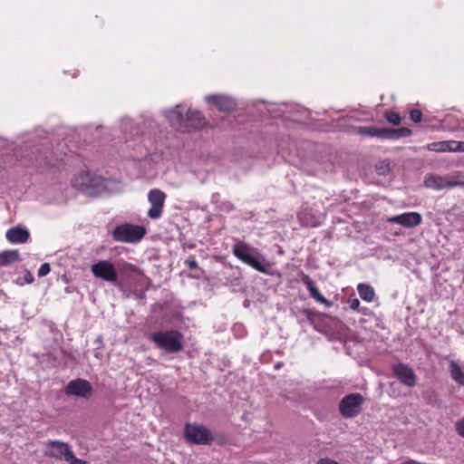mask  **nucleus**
<instances>
[{
  "label": "nucleus",
  "instance_id": "nucleus-1",
  "mask_svg": "<svg viewBox=\"0 0 464 464\" xmlns=\"http://www.w3.org/2000/svg\"><path fill=\"white\" fill-rule=\"evenodd\" d=\"M21 141L8 142L0 138V148L8 149L14 151L16 158H28L35 165L48 163L49 154H66L65 144L55 140L54 135H50L44 130H35L31 133L24 134Z\"/></svg>",
  "mask_w": 464,
  "mask_h": 464
},
{
  "label": "nucleus",
  "instance_id": "nucleus-2",
  "mask_svg": "<svg viewBox=\"0 0 464 464\" xmlns=\"http://www.w3.org/2000/svg\"><path fill=\"white\" fill-rule=\"evenodd\" d=\"M72 186L82 194L91 198L119 193L123 189L121 180L105 179L102 176L92 174L89 170L79 173L73 179Z\"/></svg>",
  "mask_w": 464,
  "mask_h": 464
},
{
  "label": "nucleus",
  "instance_id": "nucleus-3",
  "mask_svg": "<svg viewBox=\"0 0 464 464\" xmlns=\"http://www.w3.org/2000/svg\"><path fill=\"white\" fill-rule=\"evenodd\" d=\"M169 124L181 132L198 130L206 124V120L199 111L188 110L182 104L163 111Z\"/></svg>",
  "mask_w": 464,
  "mask_h": 464
},
{
  "label": "nucleus",
  "instance_id": "nucleus-4",
  "mask_svg": "<svg viewBox=\"0 0 464 464\" xmlns=\"http://www.w3.org/2000/svg\"><path fill=\"white\" fill-rule=\"evenodd\" d=\"M232 252L240 261L250 266L256 271L273 276L272 264L260 253V251L248 244L237 240L232 247Z\"/></svg>",
  "mask_w": 464,
  "mask_h": 464
},
{
  "label": "nucleus",
  "instance_id": "nucleus-5",
  "mask_svg": "<svg viewBox=\"0 0 464 464\" xmlns=\"http://www.w3.org/2000/svg\"><path fill=\"white\" fill-rule=\"evenodd\" d=\"M148 339L155 346L168 353H177L183 350L184 336L175 329L157 331L148 334Z\"/></svg>",
  "mask_w": 464,
  "mask_h": 464
},
{
  "label": "nucleus",
  "instance_id": "nucleus-6",
  "mask_svg": "<svg viewBox=\"0 0 464 464\" xmlns=\"http://www.w3.org/2000/svg\"><path fill=\"white\" fill-rule=\"evenodd\" d=\"M145 234L146 229L143 226L123 223L114 227L111 237L117 242L133 243L139 242Z\"/></svg>",
  "mask_w": 464,
  "mask_h": 464
},
{
  "label": "nucleus",
  "instance_id": "nucleus-7",
  "mask_svg": "<svg viewBox=\"0 0 464 464\" xmlns=\"http://www.w3.org/2000/svg\"><path fill=\"white\" fill-rule=\"evenodd\" d=\"M185 440L195 445H211L215 440L212 432L204 425L186 423L184 426Z\"/></svg>",
  "mask_w": 464,
  "mask_h": 464
},
{
  "label": "nucleus",
  "instance_id": "nucleus-8",
  "mask_svg": "<svg viewBox=\"0 0 464 464\" xmlns=\"http://www.w3.org/2000/svg\"><path fill=\"white\" fill-rule=\"evenodd\" d=\"M364 397L358 392L349 393L339 402V412L344 419H353L361 413Z\"/></svg>",
  "mask_w": 464,
  "mask_h": 464
},
{
  "label": "nucleus",
  "instance_id": "nucleus-9",
  "mask_svg": "<svg viewBox=\"0 0 464 464\" xmlns=\"http://www.w3.org/2000/svg\"><path fill=\"white\" fill-rule=\"evenodd\" d=\"M91 271L96 278L119 286V278L117 276V262L112 263L109 260H100L91 266Z\"/></svg>",
  "mask_w": 464,
  "mask_h": 464
},
{
  "label": "nucleus",
  "instance_id": "nucleus-10",
  "mask_svg": "<svg viewBox=\"0 0 464 464\" xmlns=\"http://www.w3.org/2000/svg\"><path fill=\"white\" fill-rule=\"evenodd\" d=\"M93 392L91 382L85 379L77 378L68 382L65 394L78 398L89 399Z\"/></svg>",
  "mask_w": 464,
  "mask_h": 464
},
{
  "label": "nucleus",
  "instance_id": "nucleus-11",
  "mask_svg": "<svg viewBox=\"0 0 464 464\" xmlns=\"http://www.w3.org/2000/svg\"><path fill=\"white\" fill-rule=\"evenodd\" d=\"M72 452V449L67 442L61 440H49L46 443L44 455L50 459H63L67 462Z\"/></svg>",
  "mask_w": 464,
  "mask_h": 464
},
{
  "label": "nucleus",
  "instance_id": "nucleus-12",
  "mask_svg": "<svg viewBox=\"0 0 464 464\" xmlns=\"http://www.w3.org/2000/svg\"><path fill=\"white\" fill-rule=\"evenodd\" d=\"M424 185L429 188L441 190L454 187H463L464 181L453 180L450 177L448 176L427 174L424 178Z\"/></svg>",
  "mask_w": 464,
  "mask_h": 464
},
{
  "label": "nucleus",
  "instance_id": "nucleus-13",
  "mask_svg": "<svg viewBox=\"0 0 464 464\" xmlns=\"http://www.w3.org/2000/svg\"><path fill=\"white\" fill-rule=\"evenodd\" d=\"M166 199V194L159 189H150L148 194V200L151 208L148 211V217L151 219H158L161 217Z\"/></svg>",
  "mask_w": 464,
  "mask_h": 464
},
{
  "label": "nucleus",
  "instance_id": "nucleus-14",
  "mask_svg": "<svg viewBox=\"0 0 464 464\" xmlns=\"http://www.w3.org/2000/svg\"><path fill=\"white\" fill-rule=\"evenodd\" d=\"M310 324L317 331H331L338 329L342 325L341 321L338 319L316 311L313 312Z\"/></svg>",
  "mask_w": 464,
  "mask_h": 464
},
{
  "label": "nucleus",
  "instance_id": "nucleus-15",
  "mask_svg": "<svg viewBox=\"0 0 464 464\" xmlns=\"http://www.w3.org/2000/svg\"><path fill=\"white\" fill-rule=\"evenodd\" d=\"M394 376L407 387H413L417 382V376L413 369L406 363L398 362L392 365Z\"/></svg>",
  "mask_w": 464,
  "mask_h": 464
},
{
  "label": "nucleus",
  "instance_id": "nucleus-16",
  "mask_svg": "<svg viewBox=\"0 0 464 464\" xmlns=\"http://www.w3.org/2000/svg\"><path fill=\"white\" fill-rule=\"evenodd\" d=\"M139 268L132 264L127 263L124 260L117 261V276L119 278V286L136 280L139 275Z\"/></svg>",
  "mask_w": 464,
  "mask_h": 464
},
{
  "label": "nucleus",
  "instance_id": "nucleus-17",
  "mask_svg": "<svg viewBox=\"0 0 464 464\" xmlns=\"http://www.w3.org/2000/svg\"><path fill=\"white\" fill-rule=\"evenodd\" d=\"M205 101L222 112H230L237 106L234 98L223 94L208 95L205 97Z\"/></svg>",
  "mask_w": 464,
  "mask_h": 464
},
{
  "label": "nucleus",
  "instance_id": "nucleus-18",
  "mask_svg": "<svg viewBox=\"0 0 464 464\" xmlns=\"http://www.w3.org/2000/svg\"><path fill=\"white\" fill-rule=\"evenodd\" d=\"M422 218L420 213L408 212L394 216L389 219L390 222L399 224L405 227H413L421 223Z\"/></svg>",
  "mask_w": 464,
  "mask_h": 464
},
{
  "label": "nucleus",
  "instance_id": "nucleus-19",
  "mask_svg": "<svg viewBox=\"0 0 464 464\" xmlns=\"http://www.w3.org/2000/svg\"><path fill=\"white\" fill-rule=\"evenodd\" d=\"M5 237L10 243L24 244L28 241L30 232L25 227L15 226L6 231Z\"/></svg>",
  "mask_w": 464,
  "mask_h": 464
},
{
  "label": "nucleus",
  "instance_id": "nucleus-20",
  "mask_svg": "<svg viewBox=\"0 0 464 464\" xmlns=\"http://www.w3.org/2000/svg\"><path fill=\"white\" fill-rule=\"evenodd\" d=\"M301 281L304 285H305L307 290L309 291V294L312 298H314L316 302L320 304H324L326 306H331L333 303L326 298L324 297L323 295L319 292L318 288L315 285L314 281L308 276V275H303L301 277Z\"/></svg>",
  "mask_w": 464,
  "mask_h": 464
},
{
  "label": "nucleus",
  "instance_id": "nucleus-21",
  "mask_svg": "<svg viewBox=\"0 0 464 464\" xmlns=\"http://www.w3.org/2000/svg\"><path fill=\"white\" fill-rule=\"evenodd\" d=\"M412 134V130L407 127L401 128H382V140H399L404 137H410Z\"/></svg>",
  "mask_w": 464,
  "mask_h": 464
},
{
  "label": "nucleus",
  "instance_id": "nucleus-22",
  "mask_svg": "<svg viewBox=\"0 0 464 464\" xmlns=\"http://www.w3.org/2000/svg\"><path fill=\"white\" fill-rule=\"evenodd\" d=\"M121 129L127 137L131 139L143 132V130L139 125L133 124L132 120L129 117L121 119Z\"/></svg>",
  "mask_w": 464,
  "mask_h": 464
},
{
  "label": "nucleus",
  "instance_id": "nucleus-23",
  "mask_svg": "<svg viewBox=\"0 0 464 464\" xmlns=\"http://www.w3.org/2000/svg\"><path fill=\"white\" fill-rule=\"evenodd\" d=\"M455 140H443L432 142L428 145V150L436 152H454Z\"/></svg>",
  "mask_w": 464,
  "mask_h": 464
},
{
  "label": "nucleus",
  "instance_id": "nucleus-24",
  "mask_svg": "<svg viewBox=\"0 0 464 464\" xmlns=\"http://www.w3.org/2000/svg\"><path fill=\"white\" fill-rule=\"evenodd\" d=\"M355 132L362 136L375 137L382 140V128L375 126H360L355 128Z\"/></svg>",
  "mask_w": 464,
  "mask_h": 464
},
{
  "label": "nucleus",
  "instance_id": "nucleus-25",
  "mask_svg": "<svg viewBox=\"0 0 464 464\" xmlns=\"http://www.w3.org/2000/svg\"><path fill=\"white\" fill-rule=\"evenodd\" d=\"M19 260L18 250H5L0 253V266H6Z\"/></svg>",
  "mask_w": 464,
  "mask_h": 464
},
{
  "label": "nucleus",
  "instance_id": "nucleus-26",
  "mask_svg": "<svg viewBox=\"0 0 464 464\" xmlns=\"http://www.w3.org/2000/svg\"><path fill=\"white\" fill-rule=\"evenodd\" d=\"M357 290L360 297L366 302L372 301L375 296L374 289L370 285L362 283L359 284L357 286Z\"/></svg>",
  "mask_w": 464,
  "mask_h": 464
},
{
  "label": "nucleus",
  "instance_id": "nucleus-27",
  "mask_svg": "<svg viewBox=\"0 0 464 464\" xmlns=\"http://www.w3.org/2000/svg\"><path fill=\"white\" fill-rule=\"evenodd\" d=\"M450 372L451 378L459 385L464 386V372L456 362H450Z\"/></svg>",
  "mask_w": 464,
  "mask_h": 464
},
{
  "label": "nucleus",
  "instance_id": "nucleus-28",
  "mask_svg": "<svg viewBox=\"0 0 464 464\" xmlns=\"http://www.w3.org/2000/svg\"><path fill=\"white\" fill-rule=\"evenodd\" d=\"M386 121L392 125H399L401 122V115L393 111H389L385 113Z\"/></svg>",
  "mask_w": 464,
  "mask_h": 464
},
{
  "label": "nucleus",
  "instance_id": "nucleus-29",
  "mask_svg": "<svg viewBox=\"0 0 464 464\" xmlns=\"http://www.w3.org/2000/svg\"><path fill=\"white\" fill-rule=\"evenodd\" d=\"M313 310H310V309H303L301 310L300 312H298L295 316H296V319L297 321L301 324L303 322H309L311 323V317H312V314H313Z\"/></svg>",
  "mask_w": 464,
  "mask_h": 464
},
{
  "label": "nucleus",
  "instance_id": "nucleus-30",
  "mask_svg": "<svg viewBox=\"0 0 464 464\" xmlns=\"http://www.w3.org/2000/svg\"><path fill=\"white\" fill-rule=\"evenodd\" d=\"M410 118L415 123H420L422 121V112L418 109L410 111Z\"/></svg>",
  "mask_w": 464,
  "mask_h": 464
},
{
  "label": "nucleus",
  "instance_id": "nucleus-31",
  "mask_svg": "<svg viewBox=\"0 0 464 464\" xmlns=\"http://www.w3.org/2000/svg\"><path fill=\"white\" fill-rule=\"evenodd\" d=\"M185 263L190 269H198L200 272V274L203 273V271L198 268V262L194 256H189L188 259L185 261Z\"/></svg>",
  "mask_w": 464,
  "mask_h": 464
},
{
  "label": "nucleus",
  "instance_id": "nucleus-32",
  "mask_svg": "<svg viewBox=\"0 0 464 464\" xmlns=\"http://www.w3.org/2000/svg\"><path fill=\"white\" fill-rule=\"evenodd\" d=\"M51 271V266L49 263H44L41 265L40 268L38 269V276L44 277L47 276Z\"/></svg>",
  "mask_w": 464,
  "mask_h": 464
},
{
  "label": "nucleus",
  "instance_id": "nucleus-33",
  "mask_svg": "<svg viewBox=\"0 0 464 464\" xmlns=\"http://www.w3.org/2000/svg\"><path fill=\"white\" fill-rule=\"evenodd\" d=\"M456 432L462 438H464V417L456 422L455 425Z\"/></svg>",
  "mask_w": 464,
  "mask_h": 464
},
{
  "label": "nucleus",
  "instance_id": "nucleus-34",
  "mask_svg": "<svg viewBox=\"0 0 464 464\" xmlns=\"http://www.w3.org/2000/svg\"><path fill=\"white\" fill-rule=\"evenodd\" d=\"M67 462L69 464H90L87 460H83V459H78L77 457H75L73 451L72 452Z\"/></svg>",
  "mask_w": 464,
  "mask_h": 464
},
{
  "label": "nucleus",
  "instance_id": "nucleus-35",
  "mask_svg": "<svg viewBox=\"0 0 464 464\" xmlns=\"http://www.w3.org/2000/svg\"><path fill=\"white\" fill-rule=\"evenodd\" d=\"M24 280L27 284H32L34 281V277L33 276L29 270H25L24 275Z\"/></svg>",
  "mask_w": 464,
  "mask_h": 464
},
{
  "label": "nucleus",
  "instance_id": "nucleus-36",
  "mask_svg": "<svg viewBox=\"0 0 464 464\" xmlns=\"http://www.w3.org/2000/svg\"><path fill=\"white\" fill-rule=\"evenodd\" d=\"M454 152H464V141L455 140Z\"/></svg>",
  "mask_w": 464,
  "mask_h": 464
},
{
  "label": "nucleus",
  "instance_id": "nucleus-37",
  "mask_svg": "<svg viewBox=\"0 0 464 464\" xmlns=\"http://www.w3.org/2000/svg\"><path fill=\"white\" fill-rule=\"evenodd\" d=\"M350 308L353 310H357L360 306V301L357 298H353L349 300Z\"/></svg>",
  "mask_w": 464,
  "mask_h": 464
},
{
  "label": "nucleus",
  "instance_id": "nucleus-38",
  "mask_svg": "<svg viewBox=\"0 0 464 464\" xmlns=\"http://www.w3.org/2000/svg\"><path fill=\"white\" fill-rule=\"evenodd\" d=\"M389 164H386L385 166H381L380 168L377 169L378 173L380 175H385L389 171Z\"/></svg>",
  "mask_w": 464,
  "mask_h": 464
},
{
  "label": "nucleus",
  "instance_id": "nucleus-39",
  "mask_svg": "<svg viewBox=\"0 0 464 464\" xmlns=\"http://www.w3.org/2000/svg\"><path fill=\"white\" fill-rule=\"evenodd\" d=\"M317 464H339V463L334 461V460H333V459H330L328 458H324V459H319Z\"/></svg>",
  "mask_w": 464,
  "mask_h": 464
},
{
  "label": "nucleus",
  "instance_id": "nucleus-40",
  "mask_svg": "<svg viewBox=\"0 0 464 464\" xmlns=\"http://www.w3.org/2000/svg\"><path fill=\"white\" fill-rule=\"evenodd\" d=\"M95 343L98 344L97 348H100V346L102 344V337L101 335H99L96 338Z\"/></svg>",
  "mask_w": 464,
  "mask_h": 464
},
{
  "label": "nucleus",
  "instance_id": "nucleus-41",
  "mask_svg": "<svg viewBox=\"0 0 464 464\" xmlns=\"http://www.w3.org/2000/svg\"><path fill=\"white\" fill-rule=\"evenodd\" d=\"M401 464H420L418 461L416 460H413V459H410V460H407L403 463H401Z\"/></svg>",
  "mask_w": 464,
  "mask_h": 464
},
{
  "label": "nucleus",
  "instance_id": "nucleus-42",
  "mask_svg": "<svg viewBox=\"0 0 464 464\" xmlns=\"http://www.w3.org/2000/svg\"><path fill=\"white\" fill-rule=\"evenodd\" d=\"M185 239V236L183 234H180L179 237V241L180 243H183V240Z\"/></svg>",
  "mask_w": 464,
  "mask_h": 464
},
{
  "label": "nucleus",
  "instance_id": "nucleus-43",
  "mask_svg": "<svg viewBox=\"0 0 464 464\" xmlns=\"http://www.w3.org/2000/svg\"><path fill=\"white\" fill-rule=\"evenodd\" d=\"M102 129V126H99V127H97V128L95 129V131H96V132H100V130H101Z\"/></svg>",
  "mask_w": 464,
  "mask_h": 464
},
{
  "label": "nucleus",
  "instance_id": "nucleus-44",
  "mask_svg": "<svg viewBox=\"0 0 464 464\" xmlns=\"http://www.w3.org/2000/svg\"><path fill=\"white\" fill-rule=\"evenodd\" d=\"M200 276H201V275H200V274H197V275H194V276H193V277H194V278H197V279L200 278Z\"/></svg>",
  "mask_w": 464,
  "mask_h": 464
},
{
  "label": "nucleus",
  "instance_id": "nucleus-45",
  "mask_svg": "<svg viewBox=\"0 0 464 464\" xmlns=\"http://www.w3.org/2000/svg\"><path fill=\"white\" fill-rule=\"evenodd\" d=\"M65 291H66L67 293H70V292H71L70 287H66V288H65Z\"/></svg>",
  "mask_w": 464,
  "mask_h": 464
},
{
  "label": "nucleus",
  "instance_id": "nucleus-46",
  "mask_svg": "<svg viewBox=\"0 0 464 464\" xmlns=\"http://www.w3.org/2000/svg\"><path fill=\"white\" fill-rule=\"evenodd\" d=\"M99 138H100V136L97 135V136L94 137V140H98Z\"/></svg>",
  "mask_w": 464,
  "mask_h": 464
}]
</instances>
